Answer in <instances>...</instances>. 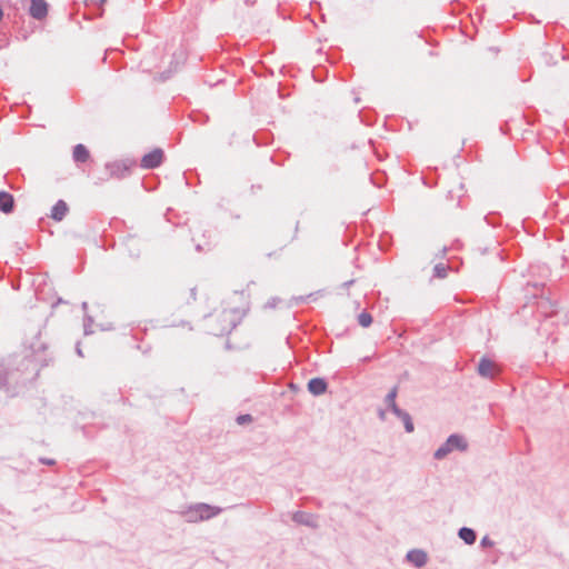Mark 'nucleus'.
Returning <instances> with one entry per match:
<instances>
[{"instance_id": "nucleus-1", "label": "nucleus", "mask_w": 569, "mask_h": 569, "mask_svg": "<svg viewBox=\"0 0 569 569\" xmlns=\"http://www.w3.org/2000/svg\"><path fill=\"white\" fill-rule=\"evenodd\" d=\"M222 508L217 506H211L204 502H198L188 506L183 511H181V515L188 522H199L209 520L219 513H221Z\"/></svg>"}, {"instance_id": "nucleus-2", "label": "nucleus", "mask_w": 569, "mask_h": 569, "mask_svg": "<svg viewBox=\"0 0 569 569\" xmlns=\"http://www.w3.org/2000/svg\"><path fill=\"white\" fill-rule=\"evenodd\" d=\"M468 448V443L465 438L460 435H451L436 451L435 458L440 460L447 457L455 449L465 451Z\"/></svg>"}, {"instance_id": "nucleus-3", "label": "nucleus", "mask_w": 569, "mask_h": 569, "mask_svg": "<svg viewBox=\"0 0 569 569\" xmlns=\"http://www.w3.org/2000/svg\"><path fill=\"white\" fill-rule=\"evenodd\" d=\"M163 159V151L161 149H154L151 152L144 154L141 159V167L144 169H153L161 164Z\"/></svg>"}, {"instance_id": "nucleus-4", "label": "nucleus", "mask_w": 569, "mask_h": 569, "mask_svg": "<svg viewBox=\"0 0 569 569\" xmlns=\"http://www.w3.org/2000/svg\"><path fill=\"white\" fill-rule=\"evenodd\" d=\"M292 520L298 523L310 528H318V517L313 513L305 512V511H296L292 515Z\"/></svg>"}, {"instance_id": "nucleus-5", "label": "nucleus", "mask_w": 569, "mask_h": 569, "mask_svg": "<svg viewBox=\"0 0 569 569\" xmlns=\"http://www.w3.org/2000/svg\"><path fill=\"white\" fill-rule=\"evenodd\" d=\"M131 163L127 161H114L106 164V169L111 177L121 178L129 171Z\"/></svg>"}, {"instance_id": "nucleus-6", "label": "nucleus", "mask_w": 569, "mask_h": 569, "mask_svg": "<svg viewBox=\"0 0 569 569\" xmlns=\"http://www.w3.org/2000/svg\"><path fill=\"white\" fill-rule=\"evenodd\" d=\"M29 11L31 17L40 20L47 16L48 6L43 0H32Z\"/></svg>"}, {"instance_id": "nucleus-7", "label": "nucleus", "mask_w": 569, "mask_h": 569, "mask_svg": "<svg viewBox=\"0 0 569 569\" xmlns=\"http://www.w3.org/2000/svg\"><path fill=\"white\" fill-rule=\"evenodd\" d=\"M327 381L323 378H312L308 382V390L313 396H321L327 391Z\"/></svg>"}, {"instance_id": "nucleus-8", "label": "nucleus", "mask_w": 569, "mask_h": 569, "mask_svg": "<svg viewBox=\"0 0 569 569\" xmlns=\"http://www.w3.org/2000/svg\"><path fill=\"white\" fill-rule=\"evenodd\" d=\"M495 367L491 360L482 358L478 365V373L485 378H492L495 376Z\"/></svg>"}, {"instance_id": "nucleus-9", "label": "nucleus", "mask_w": 569, "mask_h": 569, "mask_svg": "<svg viewBox=\"0 0 569 569\" xmlns=\"http://www.w3.org/2000/svg\"><path fill=\"white\" fill-rule=\"evenodd\" d=\"M407 559L420 568L427 563V553L422 550H411L408 552Z\"/></svg>"}, {"instance_id": "nucleus-10", "label": "nucleus", "mask_w": 569, "mask_h": 569, "mask_svg": "<svg viewBox=\"0 0 569 569\" xmlns=\"http://www.w3.org/2000/svg\"><path fill=\"white\" fill-rule=\"evenodd\" d=\"M68 212V206L63 200L57 201L51 211V218L61 221Z\"/></svg>"}, {"instance_id": "nucleus-11", "label": "nucleus", "mask_w": 569, "mask_h": 569, "mask_svg": "<svg viewBox=\"0 0 569 569\" xmlns=\"http://www.w3.org/2000/svg\"><path fill=\"white\" fill-rule=\"evenodd\" d=\"M72 157L76 162H86L89 159L90 153L86 146L79 143L74 146Z\"/></svg>"}, {"instance_id": "nucleus-12", "label": "nucleus", "mask_w": 569, "mask_h": 569, "mask_svg": "<svg viewBox=\"0 0 569 569\" xmlns=\"http://www.w3.org/2000/svg\"><path fill=\"white\" fill-rule=\"evenodd\" d=\"M13 209V197L4 191L0 192V210L4 213L11 212Z\"/></svg>"}, {"instance_id": "nucleus-13", "label": "nucleus", "mask_w": 569, "mask_h": 569, "mask_svg": "<svg viewBox=\"0 0 569 569\" xmlns=\"http://www.w3.org/2000/svg\"><path fill=\"white\" fill-rule=\"evenodd\" d=\"M395 415L402 420L405 425V429L407 432L413 431V422L411 420V417L408 412L401 410L400 408H395Z\"/></svg>"}, {"instance_id": "nucleus-14", "label": "nucleus", "mask_w": 569, "mask_h": 569, "mask_svg": "<svg viewBox=\"0 0 569 569\" xmlns=\"http://www.w3.org/2000/svg\"><path fill=\"white\" fill-rule=\"evenodd\" d=\"M458 536L467 543V545H472L475 541H476V532L470 529V528H467V527H462L459 532H458Z\"/></svg>"}, {"instance_id": "nucleus-15", "label": "nucleus", "mask_w": 569, "mask_h": 569, "mask_svg": "<svg viewBox=\"0 0 569 569\" xmlns=\"http://www.w3.org/2000/svg\"><path fill=\"white\" fill-rule=\"evenodd\" d=\"M398 389L397 387H393L388 395L386 396V402L395 413V408H399L396 403V397H397Z\"/></svg>"}, {"instance_id": "nucleus-16", "label": "nucleus", "mask_w": 569, "mask_h": 569, "mask_svg": "<svg viewBox=\"0 0 569 569\" xmlns=\"http://www.w3.org/2000/svg\"><path fill=\"white\" fill-rule=\"evenodd\" d=\"M358 323L365 328L369 327L372 323L371 315L366 311L361 312L358 315Z\"/></svg>"}, {"instance_id": "nucleus-17", "label": "nucleus", "mask_w": 569, "mask_h": 569, "mask_svg": "<svg viewBox=\"0 0 569 569\" xmlns=\"http://www.w3.org/2000/svg\"><path fill=\"white\" fill-rule=\"evenodd\" d=\"M433 271L439 278H445L447 276V268L442 263L436 264Z\"/></svg>"}, {"instance_id": "nucleus-18", "label": "nucleus", "mask_w": 569, "mask_h": 569, "mask_svg": "<svg viewBox=\"0 0 569 569\" xmlns=\"http://www.w3.org/2000/svg\"><path fill=\"white\" fill-rule=\"evenodd\" d=\"M252 421V417L250 415H241L237 417V422L239 425H244Z\"/></svg>"}, {"instance_id": "nucleus-19", "label": "nucleus", "mask_w": 569, "mask_h": 569, "mask_svg": "<svg viewBox=\"0 0 569 569\" xmlns=\"http://www.w3.org/2000/svg\"><path fill=\"white\" fill-rule=\"evenodd\" d=\"M92 322H93V319L90 316L84 317V333L86 335L91 333V330L89 328L92 325Z\"/></svg>"}, {"instance_id": "nucleus-20", "label": "nucleus", "mask_w": 569, "mask_h": 569, "mask_svg": "<svg viewBox=\"0 0 569 569\" xmlns=\"http://www.w3.org/2000/svg\"><path fill=\"white\" fill-rule=\"evenodd\" d=\"M481 546L482 547H492L493 541L489 537L486 536L481 539Z\"/></svg>"}, {"instance_id": "nucleus-21", "label": "nucleus", "mask_w": 569, "mask_h": 569, "mask_svg": "<svg viewBox=\"0 0 569 569\" xmlns=\"http://www.w3.org/2000/svg\"><path fill=\"white\" fill-rule=\"evenodd\" d=\"M278 303V299L277 298H271L267 301L266 303V307L267 308H274Z\"/></svg>"}, {"instance_id": "nucleus-22", "label": "nucleus", "mask_w": 569, "mask_h": 569, "mask_svg": "<svg viewBox=\"0 0 569 569\" xmlns=\"http://www.w3.org/2000/svg\"><path fill=\"white\" fill-rule=\"evenodd\" d=\"M41 462L46 463V465H53L54 463V461L51 460V459H48V460L47 459H41Z\"/></svg>"}, {"instance_id": "nucleus-23", "label": "nucleus", "mask_w": 569, "mask_h": 569, "mask_svg": "<svg viewBox=\"0 0 569 569\" xmlns=\"http://www.w3.org/2000/svg\"><path fill=\"white\" fill-rule=\"evenodd\" d=\"M82 309L86 311L88 309V303L87 302H82Z\"/></svg>"}, {"instance_id": "nucleus-24", "label": "nucleus", "mask_w": 569, "mask_h": 569, "mask_svg": "<svg viewBox=\"0 0 569 569\" xmlns=\"http://www.w3.org/2000/svg\"><path fill=\"white\" fill-rule=\"evenodd\" d=\"M254 2H256V0H246L247 4H253Z\"/></svg>"}, {"instance_id": "nucleus-25", "label": "nucleus", "mask_w": 569, "mask_h": 569, "mask_svg": "<svg viewBox=\"0 0 569 569\" xmlns=\"http://www.w3.org/2000/svg\"><path fill=\"white\" fill-rule=\"evenodd\" d=\"M77 353H78L79 356H82V351H81V349H80V347H79V346L77 347Z\"/></svg>"}, {"instance_id": "nucleus-26", "label": "nucleus", "mask_w": 569, "mask_h": 569, "mask_svg": "<svg viewBox=\"0 0 569 569\" xmlns=\"http://www.w3.org/2000/svg\"><path fill=\"white\" fill-rule=\"evenodd\" d=\"M296 300H297V301H305V300H306V298H303V297H299V298H297Z\"/></svg>"}]
</instances>
